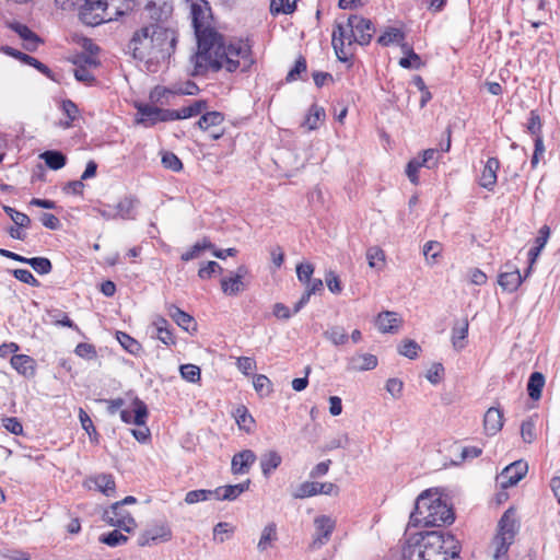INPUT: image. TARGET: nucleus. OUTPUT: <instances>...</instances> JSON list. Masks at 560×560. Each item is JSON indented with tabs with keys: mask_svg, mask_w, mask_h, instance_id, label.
Returning <instances> with one entry per match:
<instances>
[{
	"mask_svg": "<svg viewBox=\"0 0 560 560\" xmlns=\"http://www.w3.org/2000/svg\"><path fill=\"white\" fill-rule=\"evenodd\" d=\"M518 528L516 512L513 508H510L501 516L498 532L491 541L492 560H508L509 548L514 542Z\"/></svg>",
	"mask_w": 560,
	"mask_h": 560,
	"instance_id": "obj_5",
	"label": "nucleus"
},
{
	"mask_svg": "<svg viewBox=\"0 0 560 560\" xmlns=\"http://www.w3.org/2000/svg\"><path fill=\"white\" fill-rule=\"evenodd\" d=\"M527 471L528 465L525 460H515L501 471L497 477V481L502 489H506L522 480Z\"/></svg>",
	"mask_w": 560,
	"mask_h": 560,
	"instance_id": "obj_10",
	"label": "nucleus"
},
{
	"mask_svg": "<svg viewBox=\"0 0 560 560\" xmlns=\"http://www.w3.org/2000/svg\"><path fill=\"white\" fill-rule=\"evenodd\" d=\"M153 31L155 24H149L137 30L128 44V50L132 57L144 63V67L150 65V56L153 45Z\"/></svg>",
	"mask_w": 560,
	"mask_h": 560,
	"instance_id": "obj_7",
	"label": "nucleus"
},
{
	"mask_svg": "<svg viewBox=\"0 0 560 560\" xmlns=\"http://www.w3.org/2000/svg\"><path fill=\"white\" fill-rule=\"evenodd\" d=\"M149 18L160 22H165L172 15L173 5L168 0H151L145 4Z\"/></svg>",
	"mask_w": 560,
	"mask_h": 560,
	"instance_id": "obj_15",
	"label": "nucleus"
},
{
	"mask_svg": "<svg viewBox=\"0 0 560 560\" xmlns=\"http://www.w3.org/2000/svg\"><path fill=\"white\" fill-rule=\"evenodd\" d=\"M138 203L139 200L136 197L128 196L122 198L116 206V215L121 219H133L132 212Z\"/></svg>",
	"mask_w": 560,
	"mask_h": 560,
	"instance_id": "obj_32",
	"label": "nucleus"
},
{
	"mask_svg": "<svg viewBox=\"0 0 560 560\" xmlns=\"http://www.w3.org/2000/svg\"><path fill=\"white\" fill-rule=\"evenodd\" d=\"M103 521L108 525L118 527L127 533L136 529L137 523L132 515L121 506V503H113L103 513Z\"/></svg>",
	"mask_w": 560,
	"mask_h": 560,
	"instance_id": "obj_9",
	"label": "nucleus"
},
{
	"mask_svg": "<svg viewBox=\"0 0 560 560\" xmlns=\"http://www.w3.org/2000/svg\"><path fill=\"white\" fill-rule=\"evenodd\" d=\"M213 498V490H191L186 493L185 495V502L187 504H195L198 502L207 501L209 499Z\"/></svg>",
	"mask_w": 560,
	"mask_h": 560,
	"instance_id": "obj_51",
	"label": "nucleus"
},
{
	"mask_svg": "<svg viewBox=\"0 0 560 560\" xmlns=\"http://www.w3.org/2000/svg\"><path fill=\"white\" fill-rule=\"evenodd\" d=\"M206 108H207V102L199 100V101H195L190 105L184 106L177 110H178L179 119H186V118H190L194 116H198Z\"/></svg>",
	"mask_w": 560,
	"mask_h": 560,
	"instance_id": "obj_43",
	"label": "nucleus"
},
{
	"mask_svg": "<svg viewBox=\"0 0 560 560\" xmlns=\"http://www.w3.org/2000/svg\"><path fill=\"white\" fill-rule=\"evenodd\" d=\"M2 424L10 433L15 435L23 434V425L18 420V418L14 417H8L2 419Z\"/></svg>",
	"mask_w": 560,
	"mask_h": 560,
	"instance_id": "obj_63",
	"label": "nucleus"
},
{
	"mask_svg": "<svg viewBox=\"0 0 560 560\" xmlns=\"http://www.w3.org/2000/svg\"><path fill=\"white\" fill-rule=\"evenodd\" d=\"M138 112L141 115L140 122H149L150 126L161 121V108L143 105L138 107Z\"/></svg>",
	"mask_w": 560,
	"mask_h": 560,
	"instance_id": "obj_42",
	"label": "nucleus"
},
{
	"mask_svg": "<svg viewBox=\"0 0 560 560\" xmlns=\"http://www.w3.org/2000/svg\"><path fill=\"white\" fill-rule=\"evenodd\" d=\"M527 130L535 138L542 137L541 136V119L536 110H532L529 113V118L527 121Z\"/></svg>",
	"mask_w": 560,
	"mask_h": 560,
	"instance_id": "obj_57",
	"label": "nucleus"
},
{
	"mask_svg": "<svg viewBox=\"0 0 560 560\" xmlns=\"http://www.w3.org/2000/svg\"><path fill=\"white\" fill-rule=\"evenodd\" d=\"M521 436L525 443H533L535 441L536 431L533 420H526L522 423Z\"/></svg>",
	"mask_w": 560,
	"mask_h": 560,
	"instance_id": "obj_60",
	"label": "nucleus"
},
{
	"mask_svg": "<svg viewBox=\"0 0 560 560\" xmlns=\"http://www.w3.org/2000/svg\"><path fill=\"white\" fill-rule=\"evenodd\" d=\"M314 527L313 546L320 547L330 539L336 527V521L328 515H319L314 520Z\"/></svg>",
	"mask_w": 560,
	"mask_h": 560,
	"instance_id": "obj_11",
	"label": "nucleus"
},
{
	"mask_svg": "<svg viewBox=\"0 0 560 560\" xmlns=\"http://www.w3.org/2000/svg\"><path fill=\"white\" fill-rule=\"evenodd\" d=\"M545 386V376L540 372H534L530 374L527 383L528 396L533 400H538L541 397V392Z\"/></svg>",
	"mask_w": 560,
	"mask_h": 560,
	"instance_id": "obj_30",
	"label": "nucleus"
},
{
	"mask_svg": "<svg viewBox=\"0 0 560 560\" xmlns=\"http://www.w3.org/2000/svg\"><path fill=\"white\" fill-rule=\"evenodd\" d=\"M385 389L393 399H400L404 390V382L397 377H390L385 383Z\"/></svg>",
	"mask_w": 560,
	"mask_h": 560,
	"instance_id": "obj_52",
	"label": "nucleus"
},
{
	"mask_svg": "<svg viewBox=\"0 0 560 560\" xmlns=\"http://www.w3.org/2000/svg\"><path fill=\"white\" fill-rule=\"evenodd\" d=\"M82 23L96 26L105 22L117 20L114 11L109 10L107 0H84V4L79 12Z\"/></svg>",
	"mask_w": 560,
	"mask_h": 560,
	"instance_id": "obj_8",
	"label": "nucleus"
},
{
	"mask_svg": "<svg viewBox=\"0 0 560 560\" xmlns=\"http://www.w3.org/2000/svg\"><path fill=\"white\" fill-rule=\"evenodd\" d=\"M191 23L197 38V51L191 56V74L205 75L209 71L225 69L243 71L253 65L250 47L243 40L226 44L223 36L213 26V16L209 3L196 0L190 4Z\"/></svg>",
	"mask_w": 560,
	"mask_h": 560,
	"instance_id": "obj_1",
	"label": "nucleus"
},
{
	"mask_svg": "<svg viewBox=\"0 0 560 560\" xmlns=\"http://www.w3.org/2000/svg\"><path fill=\"white\" fill-rule=\"evenodd\" d=\"M324 292V282H308L303 295L295 303L293 313H299L310 301L312 295H322Z\"/></svg>",
	"mask_w": 560,
	"mask_h": 560,
	"instance_id": "obj_28",
	"label": "nucleus"
},
{
	"mask_svg": "<svg viewBox=\"0 0 560 560\" xmlns=\"http://www.w3.org/2000/svg\"><path fill=\"white\" fill-rule=\"evenodd\" d=\"M325 117V110L317 106L316 104L312 105L308 114L306 115L303 126L308 130H315L318 127L319 121Z\"/></svg>",
	"mask_w": 560,
	"mask_h": 560,
	"instance_id": "obj_39",
	"label": "nucleus"
},
{
	"mask_svg": "<svg viewBox=\"0 0 560 560\" xmlns=\"http://www.w3.org/2000/svg\"><path fill=\"white\" fill-rule=\"evenodd\" d=\"M422 252L427 261L434 264L442 252V244L436 241H429L423 245Z\"/></svg>",
	"mask_w": 560,
	"mask_h": 560,
	"instance_id": "obj_49",
	"label": "nucleus"
},
{
	"mask_svg": "<svg viewBox=\"0 0 560 560\" xmlns=\"http://www.w3.org/2000/svg\"><path fill=\"white\" fill-rule=\"evenodd\" d=\"M13 31L23 40V47L28 51H35L40 43V38L26 25L16 23L12 25Z\"/></svg>",
	"mask_w": 560,
	"mask_h": 560,
	"instance_id": "obj_25",
	"label": "nucleus"
},
{
	"mask_svg": "<svg viewBox=\"0 0 560 560\" xmlns=\"http://www.w3.org/2000/svg\"><path fill=\"white\" fill-rule=\"evenodd\" d=\"M256 460V455L250 450H244L232 457L231 470L234 475H244Z\"/></svg>",
	"mask_w": 560,
	"mask_h": 560,
	"instance_id": "obj_18",
	"label": "nucleus"
},
{
	"mask_svg": "<svg viewBox=\"0 0 560 560\" xmlns=\"http://www.w3.org/2000/svg\"><path fill=\"white\" fill-rule=\"evenodd\" d=\"M277 540V529L275 524H268L264 527L257 548L259 551H266L272 546V542Z\"/></svg>",
	"mask_w": 560,
	"mask_h": 560,
	"instance_id": "obj_37",
	"label": "nucleus"
},
{
	"mask_svg": "<svg viewBox=\"0 0 560 560\" xmlns=\"http://www.w3.org/2000/svg\"><path fill=\"white\" fill-rule=\"evenodd\" d=\"M253 386L260 397H267L272 392V383L264 374H257L254 376Z\"/></svg>",
	"mask_w": 560,
	"mask_h": 560,
	"instance_id": "obj_45",
	"label": "nucleus"
},
{
	"mask_svg": "<svg viewBox=\"0 0 560 560\" xmlns=\"http://www.w3.org/2000/svg\"><path fill=\"white\" fill-rule=\"evenodd\" d=\"M109 10L114 11L117 18L125 15L132 10L135 0H107Z\"/></svg>",
	"mask_w": 560,
	"mask_h": 560,
	"instance_id": "obj_50",
	"label": "nucleus"
},
{
	"mask_svg": "<svg viewBox=\"0 0 560 560\" xmlns=\"http://www.w3.org/2000/svg\"><path fill=\"white\" fill-rule=\"evenodd\" d=\"M500 161L497 158H489L481 172L479 184L488 190H492L497 184V172Z\"/></svg>",
	"mask_w": 560,
	"mask_h": 560,
	"instance_id": "obj_23",
	"label": "nucleus"
},
{
	"mask_svg": "<svg viewBox=\"0 0 560 560\" xmlns=\"http://www.w3.org/2000/svg\"><path fill=\"white\" fill-rule=\"evenodd\" d=\"M282 463V457L277 451H267L260 456V468L266 478Z\"/></svg>",
	"mask_w": 560,
	"mask_h": 560,
	"instance_id": "obj_27",
	"label": "nucleus"
},
{
	"mask_svg": "<svg viewBox=\"0 0 560 560\" xmlns=\"http://www.w3.org/2000/svg\"><path fill=\"white\" fill-rule=\"evenodd\" d=\"M167 313L172 317V319L184 330L186 331H195L196 323L194 318L187 314L186 312L179 310L175 305H170L167 307Z\"/></svg>",
	"mask_w": 560,
	"mask_h": 560,
	"instance_id": "obj_26",
	"label": "nucleus"
},
{
	"mask_svg": "<svg viewBox=\"0 0 560 560\" xmlns=\"http://www.w3.org/2000/svg\"><path fill=\"white\" fill-rule=\"evenodd\" d=\"M40 158L49 168L55 171L62 168L67 162L66 155L60 151H45L40 154Z\"/></svg>",
	"mask_w": 560,
	"mask_h": 560,
	"instance_id": "obj_35",
	"label": "nucleus"
},
{
	"mask_svg": "<svg viewBox=\"0 0 560 560\" xmlns=\"http://www.w3.org/2000/svg\"><path fill=\"white\" fill-rule=\"evenodd\" d=\"M378 364L376 355L371 353H355L348 360L347 369L352 372L374 370Z\"/></svg>",
	"mask_w": 560,
	"mask_h": 560,
	"instance_id": "obj_17",
	"label": "nucleus"
},
{
	"mask_svg": "<svg viewBox=\"0 0 560 560\" xmlns=\"http://www.w3.org/2000/svg\"><path fill=\"white\" fill-rule=\"evenodd\" d=\"M171 538V528L166 524H160L143 532L138 538V545L144 547L156 541H168Z\"/></svg>",
	"mask_w": 560,
	"mask_h": 560,
	"instance_id": "obj_13",
	"label": "nucleus"
},
{
	"mask_svg": "<svg viewBox=\"0 0 560 560\" xmlns=\"http://www.w3.org/2000/svg\"><path fill=\"white\" fill-rule=\"evenodd\" d=\"M3 210L19 228H28L31 225V219L25 213L9 206H3Z\"/></svg>",
	"mask_w": 560,
	"mask_h": 560,
	"instance_id": "obj_48",
	"label": "nucleus"
},
{
	"mask_svg": "<svg viewBox=\"0 0 560 560\" xmlns=\"http://www.w3.org/2000/svg\"><path fill=\"white\" fill-rule=\"evenodd\" d=\"M162 164L165 168L173 172H179L183 168V163L173 152H165L162 155Z\"/></svg>",
	"mask_w": 560,
	"mask_h": 560,
	"instance_id": "obj_58",
	"label": "nucleus"
},
{
	"mask_svg": "<svg viewBox=\"0 0 560 560\" xmlns=\"http://www.w3.org/2000/svg\"><path fill=\"white\" fill-rule=\"evenodd\" d=\"M25 264H28L38 275H47L51 270V262L45 257L26 258Z\"/></svg>",
	"mask_w": 560,
	"mask_h": 560,
	"instance_id": "obj_47",
	"label": "nucleus"
},
{
	"mask_svg": "<svg viewBox=\"0 0 560 560\" xmlns=\"http://www.w3.org/2000/svg\"><path fill=\"white\" fill-rule=\"evenodd\" d=\"M85 485L91 489L92 486L95 487L96 490L102 492L107 497H112L115 494L116 485L114 477L108 474H100L93 477H90Z\"/></svg>",
	"mask_w": 560,
	"mask_h": 560,
	"instance_id": "obj_20",
	"label": "nucleus"
},
{
	"mask_svg": "<svg viewBox=\"0 0 560 560\" xmlns=\"http://www.w3.org/2000/svg\"><path fill=\"white\" fill-rule=\"evenodd\" d=\"M232 533L233 527L230 524L223 522L218 523L213 528L214 540H218L219 542H224L230 538Z\"/></svg>",
	"mask_w": 560,
	"mask_h": 560,
	"instance_id": "obj_59",
	"label": "nucleus"
},
{
	"mask_svg": "<svg viewBox=\"0 0 560 560\" xmlns=\"http://www.w3.org/2000/svg\"><path fill=\"white\" fill-rule=\"evenodd\" d=\"M250 485V480L247 479L244 482L237 485H228L218 487L213 490V498L217 500L233 501L238 498L243 492L247 491Z\"/></svg>",
	"mask_w": 560,
	"mask_h": 560,
	"instance_id": "obj_19",
	"label": "nucleus"
},
{
	"mask_svg": "<svg viewBox=\"0 0 560 560\" xmlns=\"http://www.w3.org/2000/svg\"><path fill=\"white\" fill-rule=\"evenodd\" d=\"M324 337L334 346H343L348 341V334L341 326H331L325 332Z\"/></svg>",
	"mask_w": 560,
	"mask_h": 560,
	"instance_id": "obj_36",
	"label": "nucleus"
},
{
	"mask_svg": "<svg viewBox=\"0 0 560 560\" xmlns=\"http://www.w3.org/2000/svg\"><path fill=\"white\" fill-rule=\"evenodd\" d=\"M63 115L68 118L65 121H60V126L63 128H70L72 122L77 119L79 109L78 106L70 100H65L61 104Z\"/></svg>",
	"mask_w": 560,
	"mask_h": 560,
	"instance_id": "obj_44",
	"label": "nucleus"
},
{
	"mask_svg": "<svg viewBox=\"0 0 560 560\" xmlns=\"http://www.w3.org/2000/svg\"><path fill=\"white\" fill-rule=\"evenodd\" d=\"M366 258L371 267H380L384 262V253L378 247H371L366 253Z\"/></svg>",
	"mask_w": 560,
	"mask_h": 560,
	"instance_id": "obj_62",
	"label": "nucleus"
},
{
	"mask_svg": "<svg viewBox=\"0 0 560 560\" xmlns=\"http://www.w3.org/2000/svg\"><path fill=\"white\" fill-rule=\"evenodd\" d=\"M469 324L467 318L457 320L452 327L451 342L456 351H462L467 345Z\"/></svg>",
	"mask_w": 560,
	"mask_h": 560,
	"instance_id": "obj_22",
	"label": "nucleus"
},
{
	"mask_svg": "<svg viewBox=\"0 0 560 560\" xmlns=\"http://www.w3.org/2000/svg\"><path fill=\"white\" fill-rule=\"evenodd\" d=\"M540 252H541V249L536 246H534L533 248L529 249V252H528L529 265H528L527 269L525 270L524 276L521 275L518 269H515L513 272H509V271L501 272L498 277V280H504V278L510 273L515 275V278L513 280H525L526 278H528L530 276V270L533 268V265L535 264Z\"/></svg>",
	"mask_w": 560,
	"mask_h": 560,
	"instance_id": "obj_31",
	"label": "nucleus"
},
{
	"mask_svg": "<svg viewBox=\"0 0 560 560\" xmlns=\"http://www.w3.org/2000/svg\"><path fill=\"white\" fill-rule=\"evenodd\" d=\"M127 540H128V537L116 529L106 535H102L100 537L101 542H103L107 546H110V547L124 545L127 542Z\"/></svg>",
	"mask_w": 560,
	"mask_h": 560,
	"instance_id": "obj_53",
	"label": "nucleus"
},
{
	"mask_svg": "<svg viewBox=\"0 0 560 560\" xmlns=\"http://www.w3.org/2000/svg\"><path fill=\"white\" fill-rule=\"evenodd\" d=\"M331 44L336 52L337 58L342 61H349L355 50V44H358V37L353 32L350 16L346 22L336 23L332 31Z\"/></svg>",
	"mask_w": 560,
	"mask_h": 560,
	"instance_id": "obj_6",
	"label": "nucleus"
},
{
	"mask_svg": "<svg viewBox=\"0 0 560 560\" xmlns=\"http://www.w3.org/2000/svg\"><path fill=\"white\" fill-rule=\"evenodd\" d=\"M422 166L423 165L421 164L419 159H412L407 164L406 175L408 176L409 180L415 185L419 183L418 171Z\"/></svg>",
	"mask_w": 560,
	"mask_h": 560,
	"instance_id": "obj_61",
	"label": "nucleus"
},
{
	"mask_svg": "<svg viewBox=\"0 0 560 560\" xmlns=\"http://www.w3.org/2000/svg\"><path fill=\"white\" fill-rule=\"evenodd\" d=\"M224 121V116L220 112H207L196 122L201 130H211L220 127Z\"/></svg>",
	"mask_w": 560,
	"mask_h": 560,
	"instance_id": "obj_29",
	"label": "nucleus"
},
{
	"mask_svg": "<svg viewBox=\"0 0 560 560\" xmlns=\"http://www.w3.org/2000/svg\"><path fill=\"white\" fill-rule=\"evenodd\" d=\"M318 494V482L316 481H304L293 492L295 499H304Z\"/></svg>",
	"mask_w": 560,
	"mask_h": 560,
	"instance_id": "obj_46",
	"label": "nucleus"
},
{
	"mask_svg": "<svg viewBox=\"0 0 560 560\" xmlns=\"http://www.w3.org/2000/svg\"><path fill=\"white\" fill-rule=\"evenodd\" d=\"M503 412L494 407L487 410L483 418L485 431L488 435L497 434L503 427Z\"/></svg>",
	"mask_w": 560,
	"mask_h": 560,
	"instance_id": "obj_24",
	"label": "nucleus"
},
{
	"mask_svg": "<svg viewBox=\"0 0 560 560\" xmlns=\"http://www.w3.org/2000/svg\"><path fill=\"white\" fill-rule=\"evenodd\" d=\"M74 77L78 81L85 83V84H91L95 81L93 73L85 66L77 67L74 69Z\"/></svg>",
	"mask_w": 560,
	"mask_h": 560,
	"instance_id": "obj_64",
	"label": "nucleus"
},
{
	"mask_svg": "<svg viewBox=\"0 0 560 560\" xmlns=\"http://www.w3.org/2000/svg\"><path fill=\"white\" fill-rule=\"evenodd\" d=\"M402 319L395 312H382L375 318V326L382 334H396L400 326Z\"/></svg>",
	"mask_w": 560,
	"mask_h": 560,
	"instance_id": "obj_14",
	"label": "nucleus"
},
{
	"mask_svg": "<svg viewBox=\"0 0 560 560\" xmlns=\"http://www.w3.org/2000/svg\"><path fill=\"white\" fill-rule=\"evenodd\" d=\"M48 319L51 325L65 326V327L74 328L78 330V327L73 324V322L66 314H62L59 312H48Z\"/></svg>",
	"mask_w": 560,
	"mask_h": 560,
	"instance_id": "obj_56",
	"label": "nucleus"
},
{
	"mask_svg": "<svg viewBox=\"0 0 560 560\" xmlns=\"http://www.w3.org/2000/svg\"><path fill=\"white\" fill-rule=\"evenodd\" d=\"M420 351V346L413 340H404L398 347V353L409 359H416Z\"/></svg>",
	"mask_w": 560,
	"mask_h": 560,
	"instance_id": "obj_54",
	"label": "nucleus"
},
{
	"mask_svg": "<svg viewBox=\"0 0 560 560\" xmlns=\"http://www.w3.org/2000/svg\"><path fill=\"white\" fill-rule=\"evenodd\" d=\"M11 366L24 377H33L36 372L35 360L26 354H14L10 360Z\"/></svg>",
	"mask_w": 560,
	"mask_h": 560,
	"instance_id": "obj_21",
	"label": "nucleus"
},
{
	"mask_svg": "<svg viewBox=\"0 0 560 560\" xmlns=\"http://www.w3.org/2000/svg\"><path fill=\"white\" fill-rule=\"evenodd\" d=\"M198 86L192 81H186L185 83L174 84L170 88H164L161 95L174 94V95H194L198 92Z\"/></svg>",
	"mask_w": 560,
	"mask_h": 560,
	"instance_id": "obj_34",
	"label": "nucleus"
},
{
	"mask_svg": "<svg viewBox=\"0 0 560 560\" xmlns=\"http://www.w3.org/2000/svg\"><path fill=\"white\" fill-rule=\"evenodd\" d=\"M177 37V32L174 28L155 24L150 65L147 66L149 72L155 73L170 63V59L176 49Z\"/></svg>",
	"mask_w": 560,
	"mask_h": 560,
	"instance_id": "obj_4",
	"label": "nucleus"
},
{
	"mask_svg": "<svg viewBox=\"0 0 560 560\" xmlns=\"http://www.w3.org/2000/svg\"><path fill=\"white\" fill-rule=\"evenodd\" d=\"M451 535L430 532L407 540L402 547L401 560H453L458 549Z\"/></svg>",
	"mask_w": 560,
	"mask_h": 560,
	"instance_id": "obj_2",
	"label": "nucleus"
},
{
	"mask_svg": "<svg viewBox=\"0 0 560 560\" xmlns=\"http://www.w3.org/2000/svg\"><path fill=\"white\" fill-rule=\"evenodd\" d=\"M235 420L241 430L249 433L255 425L254 418L248 413L245 407H238L235 411Z\"/></svg>",
	"mask_w": 560,
	"mask_h": 560,
	"instance_id": "obj_41",
	"label": "nucleus"
},
{
	"mask_svg": "<svg viewBox=\"0 0 560 560\" xmlns=\"http://www.w3.org/2000/svg\"><path fill=\"white\" fill-rule=\"evenodd\" d=\"M116 338H117L118 342L120 343V346L129 353H131L133 355H138L141 353V351H142L141 345L135 338L129 336L128 334H126L124 331H117Z\"/></svg>",
	"mask_w": 560,
	"mask_h": 560,
	"instance_id": "obj_38",
	"label": "nucleus"
},
{
	"mask_svg": "<svg viewBox=\"0 0 560 560\" xmlns=\"http://www.w3.org/2000/svg\"><path fill=\"white\" fill-rule=\"evenodd\" d=\"M405 40V34L396 27H388L384 31V33L377 38V43L381 46H389L392 44H398L401 46Z\"/></svg>",
	"mask_w": 560,
	"mask_h": 560,
	"instance_id": "obj_33",
	"label": "nucleus"
},
{
	"mask_svg": "<svg viewBox=\"0 0 560 560\" xmlns=\"http://www.w3.org/2000/svg\"><path fill=\"white\" fill-rule=\"evenodd\" d=\"M179 371L182 377L187 382L196 383L200 380V369L195 364H184Z\"/></svg>",
	"mask_w": 560,
	"mask_h": 560,
	"instance_id": "obj_55",
	"label": "nucleus"
},
{
	"mask_svg": "<svg viewBox=\"0 0 560 560\" xmlns=\"http://www.w3.org/2000/svg\"><path fill=\"white\" fill-rule=\"evenodd\" d=\"M453 521L452 509L441 499L438 491L425 490L417 498L409 524L416 527H434L451 524Z\"/></svg>",
	"mask_w": 560,
	"mask_h": 560,
	"instance_id": "obj_3",
	"label": "nucleus"
},
{
	"mask_svg": "<svg viewBox=\"0 0 560 560\" xmlns=\"http://www.w3.org/2000/svg\"><path fill=\"white\" fill-rule=\"evenodd\" d=\"M148 417V408L145 404L136 399L132 404V409H124L120 411V418L126 423H133L136 425L145 424Z\"/></svg>",
	"mask_w": 560,
	"mask_h": 560,
	"instance_id": "obj_16",
	"label": "nucleus"
},
{
	"mask_svg": "<svg viewBox=\"0 0 560 560\" xmlns=\"http://www.w3.org/2000/svg\"><path fill=\"white\" fill-rule=\"evenodd\" d=\"M350 22L352 23L353 32L358 37V45H369L375 33V27L371 20L359 15H350Z\"/></svg>",
	"mask_w": 560,
	"mask_h": 560,
	"instance_id": "obj_12",
	"label": "nucleus"
},
{
	"mask_svg": "<svg viewBox=\"0 0 560 560\" xmlns=\"http://www.w3.org/2000/svg\"><path fill=\"white\" fill-rule=\"evenodd\" d=\"M402 51L407 55L399 60V66L405 69H419L421 66V59L410 46L401 44Z\"/></svg>",
	"mask_w": 560,
	"mask_h": 560,
	"instance_id": "obj_40",
	"label": "nucleus"
}]
</instances>
